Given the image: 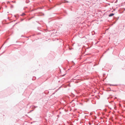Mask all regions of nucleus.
<instances>
[{"mask_svg": "<svg viewBox=\"0 0 125 125\" xmlns=\"http://www.w3.org/2000/svg\"><path fill=\"white\" fill-rule=\"evenodd\" d=\"M25 15V13H22L21 15V16H23V15Z\"/></svg>", "mask_w": 125, "mask_h": 125, "instance_id": "7ed1b4c3", "label": "nucleus"}, {"mask_svg": "<svg viewBox=\"0 0 125 125\" xmlns=\"http://www.w3.org/2000/svg\"><path fill=\"white\" fill-rule=\"evenodd\" d=\"M29 2V0H27L26 1V2L27 3H28Z\"/></svg>", "mask_w": 125, "mask_h": 125, "instance_id": "f03ea898", "label": "nucleus"}, {"mask_svg": "<svg viewBox=\"0 0 125 125\" xmlns=\"http://www.w3.org/2000/svg\"><path fill=\"white\" fill-rule=\"evenodd\" d=\"M114 15V13H111V14H110L109 15V17H111V16H113Z\"/></svg>", "mask_w": 125, "mask_h": 125, "instance_id": "f257e3e1", "label": "nucleus"}]
</instances>
